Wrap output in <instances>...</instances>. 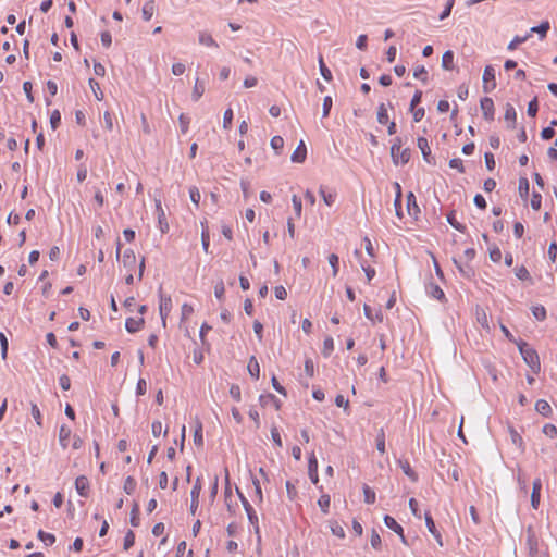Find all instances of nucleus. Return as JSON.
<instances>
[{"label": "nucleus", "instance_id": "1", "mask_svg": "<svg viewBox=\"0 0 557 557\" xmlns=\"http://www.w3.org/2000/svg\"><path fill=\"white\" fill-rule=\"evenodd\" d=\"M516 344L524 362L531 368L533 373L537 374L541 370V362L536 350L522 339L516 342Z\"/></svg>", "mask_w": 557, "mask_h": 557}, {"label": "nucleus", "instance_id": "2", "mask_svg": "<svg viewBox=\"0 0 557 557\" xmlns=\"http://www.w3.org/2000/svg\"><path fill=\"white\" fill-rule=\"evenodd\" d=\"M236 493H237V495L242 502V505L247 513L250 524L253 527V531H255V534L257 535L258 542H260L261 535H260L258 516H257L255 509L252 508V506L250 505V503L248 502V499L245 497V495L240 492V490L238 487L236 488Z\"/></svg>", "mask_w": 557, "mask_h": 557}, {"label": "nucleus", "instance_id": "3", "mask_svg": "<svg viewBox=\"0 0 557 557\" xmlns=\"http://www.w3.org/2000/svg\"><path fill=\"white\" fill-rule=\"evenodd\" d=\"M172 309L171 296L162 293V287L159 288V312L163 326L166 325V318Z\"/></svg>", "mask_w": 557, "mask_h": 557}, {"label": "nucleus", "instance_id": "4", "mask_svg": "<svg viewBox=\"0 0 557 557\" xmlns=\"http://www.w3.org/2000/svg\"><path fill=\"white\" fill-rule=\"evenodd\" d=\"M495 87V70L492 65H486L483 72V91L491 92Z\"/></svg>", "mask_w": 557, "mask_h": 557}, {"label": "nucleus", "instance_id": "5", "mask_svg": "<svg viewBox=\"0 0 557 557\" xmlns=\"http://www.w3.org/2000/svg\"><path fill=\"white\" fill-rule=\"evenodd\" d=\"M418 148L421 150L422 157L424 161L429 164L435 165V158L431 153V148L429 146V141L424 137H419L417 139Z\"/></svg>", "mask_w": 557, "mask_h": 557}, {"label": "nucleus", "instance_id": "6", "mask_svg": "<svg viewBox=\"0 0 557 557\" xmlns=\"http://www.w3.org/2000/svg\"><path fill=\"white\" fill-rule=\"evenodd\" d=\"M308 475H309L310 481L314 485H317L319 483L318 459L313 451L309 455V459H308Z\"/></svg>", "mask_w": 557, "mask_h": 557}, {"label": "nucleus", "instance_id": "7", "mask_svg": "<svg viewBox=\"0 0 557 557\" xmlns=\"http://www.w3.org/2000/svg\"><path fill=\"white\" fill-rule=\"evenodd\" d=\"M200 491H201V481H200V478H197L196 479V482L191 488V492H190V512L193 515L196 513V510L198 508V505H199V495H200Z\"/></svg>", "mask_w": 557, "mask_h": 557}, {"label": "nucleus", "instance_id": "8", "mask_svg": "<svg viewBox=\"0 0 557 557\" xmlns=\"http://www.w3.org/2000/svg\"><path fill=\"white\" fill-rule=\"evenodd\" d=\"M480 107L483 112V116L486 121H493L494 119V101L490 97H484L480 101Z\"/></svg>", "mask_w": 557, "mask_h": 557}, {"label": "nucleus", "instance_id": "9", "mask_svg": "<svg viewBox=\"0 0 557 557\" xmlns=\"http://www.w3.org/2000/svg\"><path fill=\"white\" fill-rule=\"evenodd\" d=\"M383 520H384L385 525L388 529L393 530L396 534H398L400 536L403 543H406V537L404 534L403 527L389 515H385Z\"/></svg>", "mask_w": 557, "mask_h": 557}, {"label": "nucleus", "instance_id": "10", "mask_svg": "<svg viewBox=\"0 0 557 557\" xmlns=\"http://www.w3.org/2000/svg\"><path fill=\"white\" fill-rule=\"evenodd\" d=\"M425 292L429 296L444 302L446 301V296L443 292V289L435 283L433 282H429L426 285H425Z\"/></svg>", "mask_w": 557, "mask_h": 557}, {"label": "nucleus", "instance_id": "11", "mask_svg": "<svg viewBox=\"0 0 557 557\" xmlns=\"http://www.w3.org/2000/svg\"><path fill=\"white\" fill-rule=\"evenodd\" d=\"M425 524L429 532L435 537L440 546H443L442 535L436 529L435 522L429 511L424 513Z\"/></svg>", "mask_w": 557, "mask_h": 557}, {"label": "nucleus", "instance_id": "12", "mask_svg": "<svg viewBox=\"0 0 557 557\" xmlns=\"http://www.w3.org/2000/svg\"><path fill=\"white\" fill-rule=\"evenodd\" d=\"M541 490H542V481L541 479H535L532 484V493H531V506L533 509H537L541 499Z\"/></svg>", "mask_w": 557, "mask_h": 557}, {"label": "nucleus", "instance_id": "13", "mask_svg": "<svg viewBox=\"0 0 557 557\" xmlns=\"http://www.w3.org/2000/svg\"><path fill=\"white\" fill-rule=\"evenodd\" d=\"M156 210H157L158 223H159L160 231L162 233H166L169 231V224L166 222L165 212L162 208L160 199L156 200Z\"/></svg>", "mask_w": 557, "mask_h": 557}, {"label": "nucleus", "instance_id": "14", "mask_svg": "<svg viewBox=\"0 0 557 557\" xmlns=\"http://www.w3.org/2000/svg\"><path fill=\"white\" fill-rule=\"evenodd\" d=\"M75 488L78 495H81L82 497H87L89 492V481L87 476H77L75 480Z\"/></svg>", "mask_w": 557, "mask_h": 557}, {"label": "nucleus", "instance_id": "15", "mask_svg": "<svg viewBox=\"0 0 557 557\" xmlns=\"http://www.w3.org/2000/svg\"><path fill=\"white\" fill-rule=\"evenodd\" d=\"M307 157V148L305 143L301 140L297 148L292 153V161L295 163H302Z\"/></svg>", "mask_w": 557, "mask_h": 557}, {"label": "nucleus", "instance_id": "16", "mask_svg": "<svg viewBox=\"0 0 557 557\" xmlns=\"http://www.w3.org/2000/svg\"><path fill=\"white\" fill-rule=\"evenodd\" d=\"M144 323H145L144 318H139V319L127 318L125 321V329L127 330L128 333H136L141 329Z\"/></svg>", "mask_w": 557, "mask_h": 557}, {"label": "nucleus", "instance_id": "17", "mask_svg": "<svg viewBox=\"0 0 557 557\" xmlns=\"http://www.w3.org/2000/svg\"><path fill=\"white\" fill-rule=\"evenodd\" d=\"M123 265L128 271H133L136 265V256L134 250L126 249L123 253Z\"/></svg>", "mask_w": 557, "mask_h": 557}, {"label": "nucleus", "instance_id": "18", "mask_svg": "<svg viewBox=\"0 0 557 557\" xmlns=\"http://www.w3.org/2000/svg\"><path fill=\"white\" fill-rule=\"evenodd\" d=\"M508 431L510 434L511 443L516 445L521 453H524L525 445L522 436L512 426H509Z\"/></svg>", "mask_w": 557, "mask_h": 557}, {"label": "nucleus", "instance_id": "19", "mask_svg": "<svg viewBox=\"0 0 557 557\" xmlns=\"http://www.w3.org/2000/svg\"><path fill=\"white\" fill-rule=\"evenodd\" d=\"M401 146H403V139L400 137H395L393 139V144L391 146V157H392L393 163L395 165L399 164L398 153L400 151Z\"/></svg>", "mask_w": 557, "mask_h": 557}, {"label": "nucleus", "instance_id": "20", "mask_svg": "<svg viewBox=\"0 0 557 557\" xmlns=\"http://www.w3.org/2000/svg\"><path fill=\"white\" fill-rule=\"evenodd\" d=\"M454 264L457 267L459 273L466 278H472L474 276V269L469 264H461L457 259H453Z\"/></svg>", "mask_w": 557, "mask_h": 557}, {"label": "nucleus", "instance_id": "21", "mask_svg": "<svg viewBox=\"0 0 557 557\" xmlns=\"http://www.w3.org/2000/svg\"><path fill=\"white\" fill-rule=\"evenodd\" d=\"M72 431L65 424H62L59 431V442L62 448H66L69 446V440L71 437Z\"/></svg>", "mask_w": 557, "mask_h": 557}, {"label": "nucleus", "instance_id": "22", "mask_svg": "<svg viewBox=\"0 0 557 557\" xmlns=\"http://www.w3.org/2000/svg\"><path fill=\"white\" fill-rule=\"evenodd\" d=\"M399 463V467L401 468L403 472L412 481V482H417L418 481V474L416 473V471L411 468L410 463L408 460H399L398 461Z\"/></svg>", "mask_w": 557, "mask_h": 557}, {"label": "nucleus", "instance_id": "23", "mask_svg": "<svg viewBox=\"0 0 557 557\" xmlns=\"http://www.w3.org/2000/svg\"><path fill=\"white\" fill-rule=\"evenodd\" d=\"M206 85L203 81H200L198 77L196 78L195 86L191 92V98L194 101H198L202 95L205 94Z\"/></svg>", "mask_w": 557, "mask_h": 557}, {"label": "nucleus", "instance_id": "24", "mask_svg": "<svg viewBox=\"0 0 557 557\" xmlns=\"http://www.w3.org/2000/svg\"><path fill=\"white\" fill-rule=\"evenodd\" d=\"M407 210L410 215H417L420 212L419 206L417 205L416 196L412 191L407 195Z\"/></svg>", "mask_w": 557, "mask_h": 557}, {"label": "nucleus", "instance_id": "25", "mask_svg": "<svg viewBox=\"0 0 557 557\" xmlns=\"http://www.w3.org/2000/svg\"><path fill=\"white\" fill-rule=\"evenodd\" d=\"M535 410L544 417H549L552 414V407L545 399H539L535 403Z\"/></svg>", "mask_w": 557, "mask_h": 557}, {"label": "nucleus", "instance_id": "26", "mask_svg": "<svg viewBox=\"0 0 557 557\" xmlns=\"http://www.w3.org/2000/svg\"><path fill=\"white\" fill-rule=\"evenodd\" d=\"M247 369H248V372L249 374L253 377V379H259V375H260V366L258 363V360L256 359L255 356H251L250 359H249V362H248V366H247Z\"/></svg>", "mask_w": 557, "mask_h": 557}, {"label": "nucleus", "instance_id": "27", "mask_svg": "<svg viewBox=\"0 0 557 557\" xmlns=\"http://www.w3.org/2000/svg\"><path fill=\"white\" fill-rule=\"evenodd\" d=\"M504 117H505V120L507 122L511 123V124L508 125V127L515 128L517 113H516V110H515L513 106H511L510 103L506 104V111H505V116Z\"/></svg>", "mask_w": 557, "mask_h": 557}, {"label": "nucleus", "instance_id": "28", "mask_svg": "<svg viewBox=\"0 0 557 557\" xmlns=\"http://www.w3.org/2000/svg\"><path fill=\"white\" fill-rule=\"evenodd\" d=\"M194 443L196 446L203 445V435H202V423L199 419L196 420V426L194 431Z\"/></svg>", "mask_w": 557, "mask_h": 557}, {"label": "nucleus", "instance_id": "29", "mask_svg": "<svg viewBox=\"0 0 557 557\" xmlns=\"http://www.w3.org/2000/svg\"><path fill=\"white\" fill-rule=\"evenodd\" d=\"M442 67L447 71L454 69V52L451 50L444 52L442 57Z\"/></svg>", "mask_w": 557, "mask_h": 557}, {"label": "nucleus", "instance_id": "30", "mask_svg": "<svg viewBox=\"0 0 557 557\" xmlns=\"http://www.w3.org/2000/svg\"><path fill=\"white\" fill-rule=\"evenodd\" d=\"M550 28V24L548 21H543L540 25L534 26L530 29V33H536L540 35V38L543 39L546 37L547 32Z\"/></svg>", "mask_w": 557, "mask_h": 557}, {"label": "nucleus", "instance_id": "31", "mask_svg": "<svg viewBox=\"0 0 557 557\" xmlns=\"http://www.w3.org/2000/svg\"><path fill=\"white\" fill-rule=\"evenodd\" d=\"M199 44L207 47H218L216 41L213 37L207 32L199 33Z\"/></svg>", "mask_w": 557, "mask_h": 557}, {"label": "nucleus", "instance_id": "32", "mask_svg": "<svg viewBox=\"0 0 557 557\" xmlns=\"http://www.w3.org/2000/svg\"><path fill=\"white\" fill-rule=\"evenodd\" d=\"M447 222L455 228L457 230L458 232H461V233H465L466 231V226L461 223H459L457 220H456V212L455 210H451L448 214H447Z\"/></svg>", "mask_w": 557, "mask_h": 557}, {"label": "nucleus", "instance_id": "33", "mask_svg": "<svg viewBox=\"0 0 557 557\" xmlns=\"http://www.w3.org/2000/svg\"><path fill=\"white\" fill-rule=\"evenodd\" d=\"M319 69H320V73L322 75V77L327 81V82H331L333 76H332V72L330 71V69L325 65L324 63V60H323V55L320 54L319 55Z\"/></svg>", "mask_w": 557, "mask_h": 557}, {"label": "nucleus", "instance_id": "34", "mask_svg": "<svg viewBox=\"0 0 557 557\" xmlns=\"http://www.w3.org/2000/svg\"><path fill=\"white\" fill-rule=\"evenodd\" d=\"M201 226H202V230H201V244H202V248L206 252L209 251V246H210V235H209V228H208V225H206L203 222H201Z\"/></svg>", "mask_w": 557, "mask_h": 557}, {"label": "nucleus", "instance_id": "35", "mask_svg": "<svg viewBox=\"0 0 557 557\" xmlns=\"http://www.w3.org/2000/svg\"><path fill=\"white\" fill-rule=\"evenodd\" d=\"M37 537L44 542L46 546H51L55 543V536L52 533H47L42 530H39L37 533Z\"/></svg>", "mask_w": 557, "mask_h": 557}, {"label": "nucleus", "instance_id": "36", "mask_svg": "<svg viewBox=\"0 0 557 557\" xmlns=\"http://www.w3.org/2000/svg\"><path fill=\"white\" fill-rule=\"evenodd\" d=\"M129 522H131L132 527H134V528H137L140 524L139 506L137 503H134V505L132 507Z\"/></svg>", "mask_w": 557, "mask_h": 557}, {"label": "nucleus", "instance_id": "37", "mask_svg": "<svg viewBox=\"0 0 557 557\" xmlns=\"http://www.w3.org/2000/svg\"><path fill=\"white\" fill-rule=\"evenodd\" d=\"M518 189L521 198L525 199L529 196L530 184L527 177H520Z\"/></svg>", "mask_w": 557, "mask_h": 557}, {"label": "nucleus", "instance_id": "38", "mask_svg": "<svg viewBox=\"0 0 557 557\" xmlns=\"http://www.w3.org/2000/svg\"><path fill=\"white\" fill-rule=\"evenodd\" d=\"M377 122L382 125H385L388 123V113L386 106L384 103H381L377 107Z\"/></svg>", "mask_w": 557, "mask_h": 557}, {"label": "nucleus", "instance_id": "39", "mask_svg": "<svg viewBox=\"0 0 557 557\" xmlns=\"http://www.w3.org/2000/svg\"><path fill=\"white\" fill-rule=\"evenodd\" d=\"M376 449L383 455L385 454V432L384 429L381 428L376 435Z\"/></svg>", "mask_w": 557, "mask_h": 557}, {"label": "nucleus", "instance_id": "40", "mask_svg": "<svg viewBox=\"0 0 557 557\" xmlns=\"http://www.w3.org/2000/svg\"><path fill=\"white\" fill-rule=\"evenodd\" d=\"M136 481L133 476L128 475L125 481H124V485H123V490L126 494L131 495L135 492L136 490Z\"/></svg>", "mask_w": 557, "mask_h": 557}, {"label": "nucleus", "instance_id": "41", "mask_svg": "<svg viewBox=\"0 0 557 557\" xmlns=\"http://www.w3.org/2000/svg\"><path fill=\"white\" fill-rule=\"evenodd\" d=\"M270 145H271L272 149L275 150L276 154H280L281 150L284 147V139H283V137H281L278 135L273 136L271 138Z\"/></svg>", "mask_w": 557, "mask_h": 557}, {"label": "nucleus", "instance_id": "42", "mask_svg": "<svg viewBox=\"0 0 557 557\" xmlns=\"http://www.w3.org/2000/svg\"><path fill=\"white\" fill-rule=\"evenodd\" d=\"M88 83H89V86H90L96 99L99 101L102 100L103 92L100 89L99 83L97 81H95L94 78H89Z\"/></svg>", "mask_w": 557, "mask_h": 557}, {"label": "nucleus", "instance_id": "43", "mask_svg": "<svg viewBox=\"0 0 557 557\" xmlns=\"http://www.w3.org/2000/svg\"><path fill=\"white\" fill-rule=\"evenodd\" d=\"M334 350V341L331 336H327L323 342L322 354L324 357H329Z\"/></svg>", "mask_w": 557, "mask_h": 557}, {"label": "nucleus", "instance_id": "44", "mask_svg": "<svg viewBox=\"0 0 557 557\" xmlns=\"http://www.w3.org/2000/svg\"><path fill=\"white\" fill-rule=\"evenodd\" d=\"M363 495H364V503L367 504H374L375 503V492L367 484L363 485Z\"/></svg>", "mask_w": 557, "mask_h": 557}, {"label": "nucleus", "instance_id": "45", "mask_svg": "<svg viewBox=\"0 0 557 557\" xmlns=\"http://www.w3.org/2000/svg\"><path fill=\"white\" fill-rule=\"evenodd\" d=\"M516 276L521 281H531V275L524 265L515 269Z\"/></svg>", "mask_w": 557, "mask_h": 557}, {"label": "nucleus", "instance_id": "46", "mask_svg": "<svg viewBox=\"0 0 557 557\" xmlns=\"http://www.w3.org/2000/svg\"><path fill=\"white\" fill-rule=\"evenodd\" d=\"M533 317L539 321H544L546 319V309L539 305L532 307Z\"/></svg>", "mask_w": 557, "mask_h": 557}, {"label": "nucleus", "instance_id": "47", "mask_svg": "<svg viewBox=\"0 0 557 557\" xmlns=\"http://www.w3.org/2000/svg\"><path fill=\"white\" fill-rule=\"evenodd\" d=\"M413 77L417 79H421L423 83L428 81V71L423 65H419L414 69Z\"/></svg>", "mask_w": 557, "mask_h": 557}, {"label": "nucleus", "instance_id": "48", "mask_svg": "<svg viewBox=\"0 0 557 557\" xmlns=\"http://www.w3.org/2000/svg\"><path fill=\"white\" fill-rule=\"evenodd\" d=\"M135 543V533L132 530H128L124 536L123 548L128 550Z\"/></svg>", "mask_w": 557, "mask_h": 557}, {"label": "nucleus", "instance_id": "49", "mask_svg": "<svg viewBox=\"0 0 557 557\" xmlns=\"http://www.w3.org/2000/svg\"><path fill=\"white\" fill-rule=\"evenodd\" d=\"M330 503L331 498L327 494L322 495L318 500V505L324 513L329 512Z\"/></svg>", "mask_w": 557, "mask_h": 557}, {"label": "nucleus", "instance_id": "50", "mask_svg": "<svg viewBox=\"0 0 557 557\" xmlns=\"http://www.w3.org/2000/svg\"><path fill=\"white\" fill-rule=\"evenodd\" d=\"M331 531L335 536H337L339 539L345 537V531H344L343 527L337 521H331Z\"/></svg>", "mask_w": 557, "mask_h": 557}, {"label": "nucleus", "instance_id": "51", "mask_svg": "<svg viewBox=\"0 0 557 557\" xmlns=\"http://www.w3.org/2000/svg\"><path fill=\"white\" fill-rule=\"evenodd\" d=\"M320 195L323 198V201L325 202L326 206L331 207L335 202L336 195L326 193L323 187L320 188Z\"/></svg>", "mask_w": 557, "mask_h": 557}, {"label": "nucleus", "instance_id": "52", "mask_svg": "<svg viewBox=\"0 0 557 557\" xmlns=\"http://www.w3.org/2000/svg\"><path fill=\"white\" fill-rule=\"evenodd\" d=\"M0 347H1V357L3 360L7 359L9 343L4 333L0 332Z\"/></svg>", "mask_w": 557, "mask_h": 557}, {"label": "nucleus", "instance_id": "53", "mask_svg": "<svg viewBox=\"0 0 557 557\" xmlns=\"http://www.w3.org/2000/svg\"><path fill=\"white\" fill-rule=\"evenodd\" d=\"M61 124V113L59 110H54L50 115V125L52 129H57Z\"/></svg>", "mask_w": 557, "mask_h": 557}, {"label": "nucleus", "instance_id": "54", "mask_svg": "<svg viewBox=\"0 0 557 557\" xmlns=\"http://www.w3.org/2000/svg\"><path fill=\"white\" fill-rule=\"evenodd\" d=\"M411 158V150L409 148H400V151L398 153V160L401 164H407Z\"/></svg>", "mask_w": 557, "mask_h": 557}, {"label": "nucleus", "instance_id": "55", "mask_svg": "<svg viewBox=\"0 0 557 557\" xmlns=\"http://www.w3.org/2000/svg\"><path fill=\"white\" fill-rule=\"evenodd\" d=\"M338 262H339V260H338V256L337 255L331 253L329 256V263H330V265L332 268L333 276H336L337 273H338Z\"/></svg>", "mask_w": 557, "mask_h": 557}, {"label": "nucleus", "instance_id": "56", "mask_svg": "<svg viewBox=\"0 0 557 557\" xmlns=\"http://www.w3.org/2000/svg\"><path fill=\"white\" fill-rule=\"evenodd\" d=\"M154 13V5H150V3H145L143 7V18L145 21H150Z\"/></svg>", "mask_w": 557, "mask_h": 557}, {"label": "nucleus", "instance_id": "57", "mask_svg": "<svg viewBox=\"0 0 557 557\" xmlns=\"http://www.w3.org/2000/svg\"><path fill=\"white\" fill-rule=\"evenodd\" d=\"M454 4H455V0H447L446 1L444 10L440 14V20L441 21L447 18L450 15Z\"/></svg>", "mask_w": 557, "mask_h": 557}, {"label": "nucleus", "instance_id": "58", "mask_svg": "<svg viewBox=\"0 0 557 557\" xmlns=\"http://www.w3.org/2000/svg\"><path fill=\"white\" fill-rule=\"evenodd\" d=\"M537 111H539V102H537V98H533L529 104H528V115L534 117L536 114H537Z\"/></svg>", "mask_w": 557, "mask_h": 557}, {"label": "nucleus", "instance_id": "59", "mask_svg": "<svg viewBox=\"0 0 557 557\" xmlns=\"http://www.w3.org/2000/svg\"><path fill=\"white\" fill-rule=\"evenodd\" d=\"M542 431L546 436L550 438H554L557 435V428L555 424L552 423L545 424Z\"/></svg>", "mask_w": 557, "mask_h": 557}, {"label": "nucleus", "instance_id": "60", "mask_svg": "<svg viewBox=\"0 0 557 557\" xmlns=\"http://www.w3.org/2000/svg\"><path fill=\"white\" fill-rule=\"evenodd\" d=\"M232 122H233V110L232 109H227L224 112V115H223V127L225 129L231 128Z\"/></svg>", "mask_w": 557, "mask_h": 557}, {"label": "nucleus", "instance_id": "61", "mask_svg": "<svg viewBox=\"0 0 557 557\" xmlns=\"http://www.w3.org/2000/svg\"><path fill=\"white\" fill-rule=\"evenodd\" d=\"M530 35H525V36H516L508 45V49L509 50H513L517 48L518 45L520 44H523L528 40Z\"/></svg>", "mask_w": 557, "mask_h": 557}, {"label": "nucleus", "instance_id": "62", "mask_svg": "<svg viewBox=\"0 0 557 557\" xmlns=\"http://www.w3.org/2000/svg\"><path fill=\"white\" fill-rule=\"evenodd\" d=\"M230 395L235 401H240V399H242L240 387L237 384H232L230 387Z\"/></svg>", "mask_w": 557, "mask_h": 557}, {"label": "nucleus", "instance_id": "63", "mask_svg": "<svg viewBox=\"0 0 557 557\" xmlns=\"http://www.w3.org/2000/svg\"><path fill=\"white\" fill-rule=\"evenodd\" d=\"M189 196H190V200L193 201V203H195L196 206H199V202H200V191L197 187L193 186L189 188Z\"/></svg>", "mask_w": 557, "mask_h": 557}, {"label": "nucleus", "instance_id": "64", "mask_svg": "<svg viewBox=\"0 0 557 557\" xmlns=\"http://www.w3.org/2000/svg\"><path fill=\"white\" fill-rule=\"evenodd\" d=\"M490 259L493 262H499L502 259V251L497 246L490 248Z\"/></svg>", "mask_w": 557, "mask_h": 557}]
</instances>
